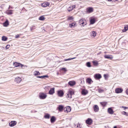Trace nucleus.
Returning <instances> with one entry per match:
<instances>
[{
  "label": "nucleus",
  "instance_id": "nucleus-22",
  "mask_svg": "<svg viewBox=\"0 0 128 128\" xmlns=\"http://www.w3.org/2000/svg\"><path fill=\"white\" fill-rule=\"evenodd\" d=\"M128 30V25H127L124 26V29L122 30V32H125Z\"/></svg>",
  "mask_w": 128,
  "mask_h": 128
},
{
  "label": "nucleus",
  "instance_id": "nucleus-18",
  "mask_svg": "<svg viewBox=\"0 0 128 128\" xmlns=\"http://www.w3.org/2000/svg\"><path fill=\"white\" fill-rule=\"evenodd\" d=\"M94 110L95 112H97L98 110V107L97 105H95L94 107Z\"/></svg>",
  "mask_w": 128,
  "mask_h": 128
},
{
  "label": "nucleus",
  "instance_id": "nucleus-29",
  "mask_svg": "<svg viewBox=\"0 0 128 128\" xmlns=\"http://www.w3.org/2000/svg\"><path fill=\"white\" fill-rule=\"evenodd\" d=\"M75 128H80V125L78 123L75 124Z\"/></svg>",
  "mask_w": 128,
  "mask_h": 128
},
{
  "label": "nucleus",
  "instance_id": "nucleus-36",
  "mask_svg": "<svg viewBox=\"0 0 128 128\" xmlns=\"http://www.w3.org/2000/svg\"><path fill=\"white\" fill-rule=\"evenodd\" d=\"M100 104L103 106H104L106 104V103L105 102H100Z\"/></svg>",
  "mask_w": 128,
  "mask_h": 128
},
{
  "label": "nucleus",
  "instance_id": "nucleus-13",
  "mask_svg": "<svg viewBox=\"0 0 128 128\" xmlns=\"http://www.w3.org/2000/svg\"><path fill=\"white\" fill-rule=\"evenodd\" d=\"M54 88H53L50 89L49 92V94H52L54 92Z\"/></svg>",
  "mask_w": 128,
  "mask_h": 128
},
{
  "label": "nucleus",
  "instance_id": "nucleus-23",
  "mask_svg": "<svg viewBox=\"0 0 128 128\" xmlns=\"http://www.w3.org/2000/svg\"><path fill=\"white\" fill-rule=\"evenodd\" d=\"M96 35V33L94 31H93L92 32V33L91 35L92 37L94 38Z\"/></svg>",
  "mask_w": 128,
  "mask_h": 128
},
{
  "label": "nucleus",
  "instance_id": "nucleus-25",
  "mask_svg": "<svg viewBox=\"0 0 128 128\" xmlns=\"http://www.w3.org/2000/svg\"><path fill=\"white\" fill-rule=\"evenodd\" d=\"M92 81V79L90 78H87L86 80V82L90 84H91V82Z\"/></svg>",
  "mask_w": 128,
  "mask_h": 128
},
{
  "label": "nucleus",
  "instance_id": "nucleus-1",
  "mask_svg": "<svg viewBox=\"0 0 128 128\" xmlns=\"http://www.w3.org/2000/svg\"><path fill=\"white\" fill-rule=\"evenodd\" d=\"M74 93V92L72 91L71 90L68 91L67 95L66 96V98H68V99L71 98H72V95Z\"/></svg>",
  "mask_w": 128,
  "mask_h": 128
},
{
  "label": "nucleus",
  "instance_id": "nucleus-31",
  "mask_svg": "<svg viewBox=\"0 0 128 128\" xmlns=\"http://www.w3.org/2000/svg\"><path fill=\"white\" fill-rule=\"evenodd\" d=\"M34 75L35 76L39 75L40 74V73L38 71H35L34 73Z\"/></svg>",
  "mask_w": 128,
  "mask_h": 128
},
{
  "label": "nucleus",
  "instance_id": "nucleus-40",
  "mask_svg": "<svg viewBox=\"0 0 128 128\" xmlns=\"http://www.w3.org/2000/svg\"><path fill=\"white\" fill-rule=\"evenodd\" d=\"M74 18L72 16H71L68 17V19L69 20H73Z\"/></svg>",
  "mask_w": 128,
  "mask_h": 128
},
{
  "label": "nucleus",
  "instance_id": "nucleus-48",
  "mask_svg": "<svg viewBox=\"0 0 128 128\" xmlns=\"http://www.w3.org/2000/svg\"><path fill=\"white\" fill-rule=\"evenodd\" d=\"M126 93L128 95V88L126 90Z\"/></svg>",
  "mask_w": 128,
  "mask_h": 128
},
{
  "label": "nucleus",
  "instance_id": "nucleus-52",
  "mask_svg": "<svg viewBox=\"0 0 128 128\" xmlns=\"http://www.w3.org/2000/svg\"><path fill=\"white\" fill-rule=\"evenodd\" d=\"M105 128H108V126H107L106 127H105Z\"/></svg>",
  "mask_w": 128,
  "mask_h": 128
},
{
  "label": "nucleus",
  "instance_id": "nucleus-50",
  "mask_svg": "<svg viewBox=\"0 0 128 128\" xmlns=\"http://www.w3.org/2000/svg\"><path fill=\"white\" fill-rule=\"evenodd\" d=\"M43 78H44L45 77H48V76H46H46H43Z\"/></svg>",
  "mask_w": 128,
  "mask_h": 128
},
{
  "label": "nucleus",
  "instance_id": "nucleus-47",
  "mask_svg": "<svg viewBox=\"0 0 128 128\" xmlns=\"http://www.w3.org/2000/svg\"><path fill=\"white\" fill-rule=\"evenodd\" d=\"M43 76H37V78H43Z\"/></svg>",
  "mask_w": 128,
  "mask_h": 128
},
{
  "label": "nucleus",
  "instance_id": "nucleus-43",
  "mask_svg": "<svg viewBox=\"0 0 128 128\" xmlns=\"http://www.w3.org/2000/svg\"><path fill=\"white\" fill-rule=\"evenodd\" d=\"M35 28V27L34 26H32L31 28V30H32L34 29Z\"/></svg>",
  "mask_w": 128,
  "mask_h": 128
},
{
  "label": "nucleus",
  "instance_id": "nucleus-15",
  "mask_svg": "<svg viewBox=\"0 0 128 128\" xmlns=\"http://www.w3.org/2000/svg\"><path fill=\"white\" fill-rule=\"evenodd\" d=\"M76 84V82L74 81H70L69 82H68V84L70 86H72L75 85Z\"/></svg>",
  "mask_w": 128,
  "mask_h": 128
},
{
  "label": "nucleus",
  "instance_id": "nucleus-45",
  "mask_svg": "<svg viewBox=\"0 0 128 128\" xmlns=\"http://www.w3.org/2000/svg\"><path fill=\"white\" fill-rule=\"evenodd\" d=\"M62 70L64 71H66V69L65 68H62L61 69Z\"/></svg>",
  "mask_w": 128,
  "mask_h": 128
},
{
  "label": "nucleus",
  "instance_id": "nucleus-12",
  "mask_svg": "<svg viewBox=\"0 0 128 128\" xmlns=\"http://www.w3.org/2000/svg\"><path fill=\"white\" fill-rule=\"evenodd\" d=\"M86 122L87 124H90L92 123V120L90 118H88L86 120Z\"/></svg>",
  "mask_w": 128,
  "mask_h": 128
},
{
  "label": "nucleus",
  "instance_id": "nucleus-3",
  "mask_svg": "<svg viewBox=\"0 0 128 128\" xmlns=\"http://www.w3.org/2000/svg\"><path fill=\"white\" fill-rule=\"evenodd\" d=\"M57 94L59 96L62 97L64 94V92L62 90H60L58 91Z\"/></svg>",
  "mask_w": 128,
  "mask_h": 128
},
{
  "label": "nucleus",
  "instance_id": "nucleus-16",
  "mask_svg": "<svg viewBox=\"0 0 128 128\" xmlns=\"http://www.w3.org/2000/svg\"><path fill=\"white\" fill-rule=\"evenodd\" d=\"M88 93V91L84 89H83L82 91V94L83 95H86Z\"/></svg>",
  "mask_w": 128,
  "mask_h": 128
},
{
  "label": "nucleus",
  "instance_id": "nucleus-2",
  "mask_svg": "<svg viewBox=\"0 0 128 128\" xmlns=\"http://www.w3.org/2000/svg\"><path fill=\"white\" fill-rule=\"evenodd\" d=\"M64 112H69L70 111L71 108L70 106H67L64 108Z\"/></svg>",
  "mask_w": 128,
  "mask_h": 128
},
{
  "label": "nucleus",
  "instance_id": "nucleus-51",
  "mask_svg": "<svg viewBox=\"0 0 128 128\" xmlns=\"http://www.w3.org/2000/svg\"><path fill=\"white\" fill-rule=\"evenodd\" d=\"M114 128H117V127L116 126H114Z\"/></svg>",
  "mask_w": 128,
  "mask_h": 128
},
{
  "label": "nucleus",
  "instance_id": "nucleus-7",
  "mask_svg": "<svg viewBox=\"0 0 128 128\" xmlns=\"http://www.w3.org/2000/svg\"><path fill=\"white\" fill-rule=\"evenodd\" d=\"M14 65L15 67H22L23 65L22 64L18 62H16L14 63Z\"/></svg>",
  "mask_w": 128,
  "mask_h": 128
},
{
  "label": "nucleus",
  "instance_id": "nucleus-54",
  "mask_svg": "<svg viewBox=\"0 0 128 128\" xmlns=\"http://www.w3.org/2000/svg\"><path fill=\"white\" fill-rule=\"evenodd\" d=\"M8 105H9V106H11L12 105L10 104H8Z\"/></svg>",
  "mask_w": 128,
  "mask_h": 128
},
{
  "label": "nucleus",
  "instance_id": "nucleus-17",
  "mask_svg": "<svg viewBox=\"0 0 128 128\" xmlns=\"http://www.w3.org/2000/svg\"><path fill=\"white\" fill-rule=\"evenodd\" d=\"M108 113L111 114H112L114 113L113 110L111 108H108Z\"/></svg>",
  "mask_w": 128,
  "mask_h": 128
},
{
  "label": "nucleus",
  "instance_id": "nucleus-34",
  "mask_svg": "<svg viewBox=\"0 0 128 128\" xmlns=\"http://www.w3.org/2000/svg\"><path fill=\"white\" fill-rule=\"evenodd\" d=\"M85 20V19L83 18H81V19L79 21V23L81 25V24Z\"/></svg>",
  "mask_w": 128,
  "mask_h": 128
},
{
  "label": "nucleus",
  "instance_id": "nucleus-27",
  "mask_svg": "<svg viewBox=\"0 0 128 128\" xmlns=\"http://www.w3.org/2000/svg\"><path fill=\"white\" fill-rule=\"evenodd\" d=\"M44 117L46 119H49L50 117V115L48 114H46L44 116Z\"/></svg>",
  "mask_w": 128,
  "mask_h": 128
},
{
  "label": "nucleus",
  "instance_id": "nucleus-30",
  "mask_svg": "<svg viewBox=\"0 0 128 128\" xmlns=\"http://www.w3.org/2000/svg\"><path fill=\"white\" fill-rule=\"evenodd\" d=\"M122 114L125 115L126 116H128V113L125 111H123L122 112Z\"/></svg>",
  "mask_w": 128,
  "mask_h": 128
},
{
  "label": "nucleus",
  "instance_id": "nucleus-38",
  "mask_svg": "<svg viewBox=\"0 0 128 128\" xmlns=\"http://www.w3.org/2000/svg\"><path fill=\"white\" fill-rule=\"evenodd\" d=\"M76 58L74 57L72 58H68V59H65L64 60V61H68V60H72L74 59H75Z\"/></svg>",
  "mask_w": 128,
  "mask_h": 128
},
{
  "label": "nucleus",
  "instance_id": "nucleus-10",
  "mask_svg": "<svg viewBox=\"0 0 128 128\" xmlns=\"http://www.w3.org/2000/svg\"><path fill=\"white\" fill-rule=\"evenodd\" d=\"M69 26L71 28H74L77 26V25H76V22H74L71 23L69 24Z\"/></svg>",
  "mask_w": 128,
  "mask_h": 128
},
{
  "label": "nucleus",
  "instance_id": "nucleus-44",
  "mask_svg": "<svg viewBox=\"0 0 128 128\" xmlns=\"http://www.w3.org/2000/svg\"><path fill=\"white\" fill-rule=\"evenodd\" d=\"M120 107L122 108H124L125 109H127L128 108L127 107H126V106H121Z\"/></svg>",
  "mask_w": 128,
  "mask_h": 128
},
{
  "label": "nucleus",
  "instance_id": "nucleus-26",
  "mask_svg": "<svg viewBox=\"0 0 128 128\" xmlns=\"http://www.w3.org/2000/svg\"><path fill=\"white\" fill-rule=\"evenodd\" d=\"M90 23L91 24H94L95 22V20L94 18H92L90 19Z\"/></svg>",
  "mask_w": 128,
  "mask_h": 128
},
{
  "label": "nucleus",
  "instance_id": "nucleus-28",
  "mask_svg": "<svg viewBox=\"0 0 128 128\" xmlns=\"http://www.w3.org/2000/svg\"><path fill=\"white\" fill-rule=\"evenodd\" d=\"M12 10H9L6 11V13L8 14L11 15L12 14Z\"/></svg>",
  "mask_w": 128,
  "mask_h": 128
},
{
  "label": "nucleus",
  "instance_id": "nucleus-20",
  "mask_svg": "<svg viewBox=\"0 0 128 128\" xmlns=\"http://www.w3.org/2000/svg\"><path fill=\"white\" fill-rule=\"evenodd\" d=\"M9 25V22L8 20H6L3 23L4 26L6 27Z\"/></svg>",
  "mask_w": 128,
  "mask_h": 128
},
{
  "label": "nucleus",
  "instance_id": "nucleus-37",
  "mask_svg": "<svg viewBox=\"0 0 128 128\" xmlns=\"http://www.w3.org/2000/svg\"><path fill=\"white\" fill-rule=\"evenodd\" d=\"M86 65L88 67H90L91 66L90 63V62H87L86 63Z\"/></svg>",
  "mask_w": 128,
  "mask_h": 128
},
{
  "label": "nucleus",
  "instance_id": "nucleus-42",
  "mask_svg": "<svg viewBox=\"0 0 128 128\" xmlns=\"http://www.w3.org/2000/svg\"><path fill=\"white\" fill-rule=\"evenodd\" d=\"M10 45H7L6 47V48L7 49H8L10 47Z\"/></svg>",
  "mask_w": 128,
  "mask_h": 128
},
{
  "label": "nucleus",
  "instance_id": "nucleus-21",
  "mask_svg": "<svg viewBox=\"0 0 128 128\" xmlns=\"http://www.w3.org/2000/svg\"><path fill=\"white\" fill-rule=\"evenodd\" d=\"M104 57L105 58L110 59H111L113 58V57L112 56L106 55H105L104 56Z\"/></svg>",
  "mask_w": 128,
  "mask_h": 128
},
{
  "label": "nucleus",
  "instance_id": "nucleus-8",
  "mask_svg": "<svg viewBox=\"0 0 128 128\" xmlns=\"http://www.w3.org/2000/svg\"><path fill=\"white\" fill-rule=\"evenodd\" d=\"M16 124V121H12L9 124V126L11 127H12L15 126Z\"/></svg>",
  "mask_w": 128,
  "mask_h": 128
},
{
  "label": "nucleus",
  "instance_id": "nucleus-24",
  "mask_svg": "<svg viewBox=\"0 0 128 128\" xmlns=\"http://www.w3.org/2000/svg\"><path fill=\"white\" fill-rule=\"evenodd\" d=\"M56 119L55 117L53 116H52V118L50 119V122L51 123H53L55 121Z\"/></svg>",
  "mask_w": 128,
  "mask_h": 128
},
{
  "label": "nucleus",
  "instance_id": "nucleus-6",
  "mask_svg": "<svg viewBox=\"0 0 128 128\" xmlns=\"http://www.w3.org/2000/svg\"><path fill=\"white\" fill-rule=\"evenodd\" d=\"M123 91V90L122 88H118L115 89V92L117 94L121 93Z\"/></svg>",
  "mask_w": 128,
  "mask_h": 128
},
{
  "label": "nucleus",
  "instance_id": "nucleus-33",
  "mask_svg": "<svg viewBox=\"0 0 128 128\" xmlns=\"http://www.w3.org/2000/svg\"><path fill=\"white\" fill-rule=\"evenodd\" d=\"M45 19V18L44 16H40L39 18V20H43Z\"/></svg>",
  "mask_w": 128,
  "mask_h": 128
},
{
  "label": "nucleus",
  "instance_id": "nucleus-9",
  "mask_svg": "<svg viewBox=\"0 0 128 128\" xmlns=\"http://www.w3.org/2000/svg\"><path fill=\"white\" fill-rule=\"evenodd\" d=\"M86 12L88 13H89L92 12L93 11V9L92 7H89L87 8L86 9Z\"/></svg>",
  "mask_w": 128,
  "mask_h": 128
},
{
  "label": "nucleus",
  "instance_id": "nucleus-5",
  "mask_svg": "<svg viewBox=\"0 0 128 128\" xmlns=\"http://www.w3.org/2000/svg\"><path fill=\"white\" fill-rule=\"evenodd\" d=\"M22 79L20 77H17L15 78V81L17 83H19L22 81Z\"/></svg>",
  "mask_w": 128,
  "mask_h": 128
},
{
  "label": "nucleus",
  "instance_id": "nucleus-57",
  "mask_svg": "<svg viewBox=\"0 0 128 128\" xmlns=\"http://www.w3.org/2000/svg\"><path fill=\"white\" fill-rule=\"evenodd\" d=\"M69 10V11H70V10Z\"/></svg>",
  "mask_w": 128,
  "mask_h": 128
},
{
  "label": "nucleus",
  "instance_id": "nucleus-14",
  "mask_svg": "<svg viewBox=\"0 0 128 128\" xmlns=\"http://www.w3.org/2000/svg\"><path fill=\"white\" fill-rule=\"evenodd\" d=\"M94 76L95 78L97 79H100L102 77L101 74H96Z\"/></svg>",
  "mask_w": 128,
  "mask_h": 128
},
{
  "label": "nucleus",
  "instance_id": "nucleus-35",
  "mask_svg": "<svg viewBox=\"0 0 128 128\" xmlns=\"http://www.w3.org/2000/svg\"><path fill=\"white\" fill-rule=\"evenodd\" d=\"M86 22V21L85 20L81 24H82L81 26H84L86 24V22Z\"/></svg>",
  "mask_w": 128,
  "mask_h": 128
},
{
  "label": "nucleus",
  "instance_id": "nucleus-49",
  "mask_svg": "<svg viewBox=\"0 0 128 128\" xmlns=\"http://www.w3.org/2000/svg\"><path fill=\"white\" fill-rule=\"evenodd\" d=\"M103 90H101L100 89L99 90V91L100 92H103Z\"/></svg>",
  "mask_w": 128,
  "mask_h": 128
},
{
  "label": "nucleus",
  "instance_id": "nucleus-46",
  "mask_svg": "<svg viewBox=\"0 0 128 128\" xmlns=\"http://www.w3.org/2000/svg\"><path fill=\"white\" fill-rule=\"evenodd\" d=\"M19 35L17 34L16 35L15 38H18L19 37Z\"/></svg>",
  "mask_w": 128,
  "mask_h": 128
},
{
  "label": "nucleus",
  "instance_id": "nucleus-39",
  "mask_svg": "<svg viewBox=\"0 0 128 128\" xmlns=\"http://www.w3.org/2000/svg\"><path fill=\"white\" fill-rule=\"evenodd\" d=\"M92 63L94 65V66H96L98 64V62L97 61H93L92 62Z\"/></svg>",
  "mask_w": 128,
  "mask_h": 128
},
{
  "label": "nucleus",
  "instance_id": "nucleus-19",
  "mask_svg": "<svg viewBox=\"0 0 128 128\" xmlns=\"http://www.w3.org/2000/svg\"><path fill=\"white\" fill-rule=\"evenodd\" d=\"M64 107L62 105H59L58 108L60 111L61 112L62 110Z\"/></svg>",
  "mask_w": 128,
  "mask_h": 128
},
{
  "label": "nucleus",
  "instance_id": "nucleus-11",
  "mask_svg": "<svg viewBox=\"0 0 128 128\" xmlns=\"http://www.w3.org/2000/svg\"><path fill=\"white\" fill-rule=\"evenodd\" d=\"M50 3L47 2H45L42 4V6L43 7H46L49 5Z\"/></svg>",
  "mask_w": 128,
  "mask_h": 128
},
{
  "label": "nucleus",
  "instance_id": "nucleus-4",
  "mask_svg": "<svg viewBox=\"0 0 128 128\" xmlns=\"http://www.w3.org/2000/svg\"><path fill=\"white\" fill-rule=\"evenodd\" d=\"M46 95L44 93H40L39 96L41 99H44L46 97Z\"/></svg>",
  "mask_w": 128,
  "mask_h": 128
},
{
  "label": "nucleus",
  "instance_id": "nucleus-32",
  "mask_svg": "<svg viewBox=\"0 0 128 128\" xmlns=\"http://www.w3.org/2000/svg\"><path fill=\"white\" fill-rule=\"evenodd\" d=\"M8 38L5 36H3L2 37V40L3 41H5L7 40Z\"/></svg>",
  "mask_w": 128,
  "mask_h": 128
},
{
  "label": "nucleus",
  "instance_id": "nucleus-41",
  "mask_svg": "<svg viewBox=\"0 0 128 128\" xmlns=\"http://www.w3.org/2000/svg\"><path fill=\"white\" fill-rule=\"evenodd\" d=\"M76 5H73L72 6H70V8H71L72 10L74 8H75Z\"/></svg>",
  "mask_w": 128,
  "mask_h": 128
},
{
  "label": "nucleus",
  "instance_id": "nucleus-53",
  "mask_svg": "<svg viewBox=\"0 0 128 128\" xmlns=\"http://www.w3.org/2000/svg\"><path fill=\"white\" fill-rule=\"evenodd\" d=\"M112 0H108V1H111Z\"/></svg>",
  "mask_w": 128,
  "mask_h": 128
},
{
  "label": "nucleus",
  "instance_id": "nucleus-56",
  "mask_svg": "<svg viewBox=\"0 0 128 128\" xmlns=\"http://www.w3.org/2000/svg\"><path fill=\"white\" fill-rule=\"evenodd\" d=\"M115 1H117L118 0H114Z\"/></svg>",
  "mask_w": 128,
  "mask_h": 128
},
{
  "label": "nucleus",
  "instance_id": "nucleus-55",
  "mask_svg": "<svg viewBox=\"0 0 128 128\" xmlns=\"http://www.w3.org/2000/svg\"><path fill=\"white\" fill-rule=\"evenodd\" d=\"M9 104H11V103H10V102H9Z\"/></svg>",
  "mask_w": 128,
  "mask_h": 128
}]
</instances>
